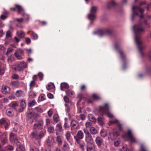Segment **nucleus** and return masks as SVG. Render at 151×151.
Listing matches in <instances>:
<instances>
[{
  "label": "nucleus",
  "instance_id": "obj_1",
  "mask_svg": "<svg viewBox=\"0 0 151 151\" xmlns=\"http://www.w3.org/2000/svg\"><path fill=\"white\" fill-rule=\"evenodd\" d=\"M147 24L146 21H145L143 23H139L133 27V29L135 34V41L137 44L138 45H141L142 44L140 37L138 36V35L144 31V29L142 28V27Z\"/></svg>",
  "mask_w": 151,
  "mask_h": 151
},
{
  "label": "nucleus",
  "instance_id": "obj_2",
  "mask_svg": "<svg viewBox=\"0 0 151 151\" xmlns=\"http://www.w3.org/2000/svg\"><path fill=\"white\" fill-rule=\"evenodd\" d=\"M99 111L102 114H106L109 118H112L114 117L113 115L109 112L107 104H105L104 106L100 107Z\"/></svg>",
  "mask_w": 151,
  "mask_h": 151
},
{
  "label": "nucleus",
  "instance_id": "obj_3",
  "mask_svg": "<svg viewBox=\"0 0 151 151\" xmlns=\"http://www.w3.org/2000/svg\"><path fill=\"white\" fill-rule=\"evenodd\" d=\"M133 14L132 15V18L134 15H137L139 16L141 18L143 17V12L144 11V9H141L140 7H133L132 8Z\"/></svg>",
  "mask_w": 151,
  "mask_h": 151
},
{
  "label": "nucleus",
  "instance_id": "obj_4",
  "mask_svg": "<svg viewBox=\"0 0 151 151\" xmlns=\"http://www.w3.org/2000/svg\"><path fill=\"white\" fill-rule=\"evenodd\" d=\"M27 66V64L23 61H22L19 64L13 65L12 68L15 71H21L26 68Z\"/></svg>",
  "mask_w": 151,
  "mask_h": 151
},
{
  "label": "nucleus",
  "instance_id": "obj_5",
  "mask_svg": "<svg viewBox=\"0 0 151 151\" xmlns=\"http://www.w3.org/2000/svg\"><path fill=\"white\" fill-rule=\"evenodd\" d=\"M123 137L125 139H129L132 142H137L136 139L130 130L127 131L126 134L123 135Z\"/></svg>",
  "mask_w": 151,
  "mask_h": 151
},
{
  "label": "nucleus",
  "instance_id": "obj_6",
  "mask_svg": "<svg viewBox=\"0 0 151 151\" xmlns=\"http://www.w3.org/2000/svg\"><path fill=\"white\" fill-rule=\"evenodd\" d=\"M14 134L12 132L10 133V140L12 141V142H14L16 144L17 147V151H22L21 150L19 151V149H21L22 150H23L24 148L20 144L18 139H15L14 140Z\"/></svg>",
  "mask_w": 151,
  "mask_h": 151
},
{
  "label": "nucleus",
  "instance_id": "obj_7",
  "mask_svg": "<svg viewBox=\"0 0 151 151\" xmlns=\"http://www.w3.org/2000/svg\"><path fill=\"white\" fill-rule=\"evenodd\" d=\"M83 131L86 134L85 140L87 145L93 144V139L88 131L85 129H84Z\"/></svg>",
  "mask_w": 151,
  "mask_h": 151
},
{
  "label": "nucleus",
  "instance_id": "obj_8",
  "mask_svg": "<svg viewBox=\"0 0 151 151\" xmlns=\"http://www.w3.org/2000/svg\"><path fill=\"white\" fill-rule=\"evenodd\" d=\"M97 9L96 6H92L91 7L90 13L88 15V18L91 20H93L96 18V12Z\"/></svg>",
  "mask_w": 151,
  "mask_h": 151
},
{
  "label": "nucleus",
  "instance_id": "obj_9",
  "mask_svg": "<svg viewBox=\"0 0 151 151\" xmlns=\"http://www.w3.org/2000/svg\"><path fill=\"white\" fill-rule=\"evenodd\" d=\"M109 125L110 126L113 124H116L118 126L119 131H121L122 129V125L119 123V121L117 119H115L114 120L110 121L108 123Z\"/></svg>",
  "mask_w": 151,
  "mask_h": 151
},
{
  "label": "nucleus",
  "instance_id": "obj_10",
  "mask_svg": "<svg viewBox=\"0 0 151 151\" xmlns=\"http://www.w3.org/2000/svg\"><path fill=\"white\" fill-rule=\"evenodd\" d=\"M10 91V88L6 86H3L1 90L2 93L4 94H6L9 93Z\"/></svg>",
  "mask_w": 151,
  "mask_h": 151
},
{
  "label": "nucleus",
  "instance_id": "obj_11",
  "mask_svg": "<svg viewBox=\"0 0 151 151\" xmlns=\"http://www.w3.org/2000/svg\"><path fill=\"white\" fill-rule=\"evenodd\" d=\"M71 127L72 129L79 128L78 124L75 120H73L71 123Z\"/></svg>",
  "mask_w": 151,
  "mask_h": 151
},
{
  "label": "nucleus",
  "instance_id": "obj_12",
  "mask_svg": "<svg viewBox=\"0 0 151 151\" xmlns=\"http://www.w3.org/2000/svg\"><path fill=\"white\" fill-rule=\"evenodd\" d=\"M77 141L83 138V133L81 131H79L77 134L76 137H74Z\"/></svg>",
  "mask_w": 151,
  "mask_h": 151
},
{
  "label": "nucleus",
  "instance_id": "obj_13",
  "mask_svg": "<svg viewBox=\"0 0 151 151\" xmlns=\"http://www.w3.org/2000/svg\"><path fill=\"white\" fill-rule=\"evenodd\" d=\"M86 149L87 151H95V146L93 144L87 145Z\"/></svg>",
  "mask_w": 151,
  "mask_h": 151
},
{
  "label": "nucleus",
  "instance_id": "obj_14",
  "mask_svg": "<svg viewBox=\"0 0 151 151\" xmlns=\"http://www.w3.org/2000/svg\"><path fill=\"white\" fill-rule=\"evenodd\" d=\"M20 105L22 109H20L19 111V112H21L23 111V110L26 107V104L24 100H21Z\"/></svg>",
  "mask_w": 151,
  "mask_h": 151
},
{
  "label": "nucleus",
  "instance_id": "obj_15",
  "mask_svg": "<svg viewBox=\"0 0 151 151\" xmlns=\"http://www.w3.org/2000/svg\"><path fill=\"white\" fill-rule=\"evenodd\" d=\"M95 141L97 145L99 147H100L103 142L102 139L100 137H98L96 138Z\"/></svg>",
  "mask_w": 151,
  "mask_h": 151
},
{
  "label": "nucleus",
  "instance_id": "obj_16",
  "mask_svg": "<svg viewBox=\"0 0 151 151\" xmlns=\"http://www.w3.org/2000/svg\"><path fill=\"white\" fill-rule=\"evenodd\" d=\"M113 137H111V136L109 137V138H110L111 140H113L115 138L119 135V133L118 132H117L115 130H114L113 131Z\"/></svg>",
  "mask_w": 151,
  "mask_h": 151
},
{
  "label": "nucleus",
  "instance_id": "obj_17",
  "mask_svg": "<svg viewBox=\"0 0 151 151\" xmlns=\"http://www.w3.org/2000/svg\"><path fill=\"white\" fill-rule=\"evenodd\" d=\"M66 93L67 95L71 97L74 96L75 94L74 92L70 90H68L66 91Z\"/></svg>",
  "mask_w": 151,
  "mask_h": 151
},
{
  "label": "nucleus",
  "instance_id": "obj_18",
  "mask_svg": "<svg viewBox=\"0 0 151 151\" xmlns=\"http://www.w3.org/2000/svg\"><path fill=\"white\" fill-rule=\"evenodd\" d=\"M35 114L33 112L32 109H29L27 113V115L30 118L34 117Z\"/></svg>",
  "mask_w": 151,
  "mask_h": 151
},
{
  "label": "nucleus",
  "instance_id": "obj_19",
  "mask_svg": "<svg viewBox=\"0 0 151 151\" xmlns=\"http://www.w3.org/2000/svg\"><path fill=\"white\" fill-rule=\"evenodd\" d=\"M19 83L18 81H13L11 82L10 85L13 88H16L19 86Z\"/></svg>",
  "mask_w": 151,
  "mask_h": 151
},
{
  "label": "nucleus",
  "instance_id": "obj_20",
  "mask_svg": "<svg viewBox=\"0 0 151 151\" xmlns=\"http://www.w3.org/2000/svg\"><path fill=\"white\" fill-rule=\"evenodd\" d=\"M37 131L36 130H33V132L30 134V137L35 138L37 139H38L39 138L37 137Z\"/></svg>",
  "mask_w": 151,
  "mask_h": 151
},
{
  "label": "nucleus",
  "instance_id": "obj_21",
  "mask_svg": "<svg viewBox=\"0 0 151 151\" xmlns=\"http://www.w3.org/2000/svg\"><path fill=\"white\" fill-rule=\"evenodd\" d=\"M15 7L16 9L17 10L18 12L19 13H21L24 12L23 9L20 5L16 4L15 5Z\"/></svg>",
  "mask_w": 151,
  "mask_h": 151
},
{
  "label": "nucleus",
  "instance_id": "obj_22",
  "mask_svg": "<svg viewBox=\"0 0 151 151\" xmlns=\"http://www.w3.org/2000/svg\"><path fill=\"white\" fill-rule=\"evenodd\" d=\"M54 88L55 86L54 84L52 83H48L46 86V88L47 90L53 89Z\"/></svg>",
  "mask_w": 151,
  "mask_h": 151
},
{
  "label": "nucleus",
  "instance_id": "obj_23",
  "mask_svg": "<svg viewBox=\"0 0 151 151\" xmlns=\"http://www.w3.org/2000/svg\"><path fill=\"white\" fill-rule=\"evenodd\" d=\"M43 125V123L42 122H41L39 124L36 123L35 124L34 127L36 129H39L42 128Z\"/></svg>",
  "mask_w": 151,
  "mask_h": 151
},
{
  "label": "nucleus",
  "instance_id": "obj_24",
  "mask_svg": "<svg viewBox=\"0 0 151 151\" xmlns=\"http://www.w3.org/2000/svg\"><path fill=\"white\" fill-rule=\"evenodd\" d=\"M7 114L9 116H12L14 115V113L11 109H7L6 111Z\"/></svg>",
  "mask_w": 151,
  "mask_h": 151
},
{
  "label": "nucleus",
  "instance_id": "obj_25",
  "mask_svg": "<svg viewBox=\"0 0 151 151\" xmlns=\"http://www.w3.org/2000/svg\"><path fill=\"white\" fill-rule=\"evenodd\" d=\"M60 87L61 90H63V88H65L66 89L68 88L69 87V86L67 83H63L61 84Z\"/></svg>",
  "mask_w": 151,
  "mask_h": 151
},
{
  "label": "nucleus",
  "instance_id": "obj_26",
  "mask_svg": "<svg viewBox=\"0 0 151 151\" xmlns=\"http://www.w3.org/2000/svg\"><path fill=\"white\" fill-rule=\"evenodd\" d=\"M57 142L59 145H61L62 144V137L60 136H58L57 137Z\"/></svg>",
  "mask_w": 151,
  "mask_h": 151
},
{
  "label": "nucleus",
  "instance_id": "obj_27",
  "mask_svg": "<svg viewBox=\"0 0 151 151\" xmlns=\"http://www.w3.org/2000/svg\"><path fill=\"white\" fill-rule=\"evenodd\" d=\"M90 132L92 134H95L97 133L98 131L97 129L93 127H91L90 129Z\"/></svg>",
  "mask_w": 151,
  "mask_h": 151
},
{
  "label": "nucleus",
  "instance_id": "obj_28",
  "mask_svg": "<svg viewBox=\"0 0 151 151\" xmlns=\"http://www.w3.org/2000/svg\"><path fill=\"white\" fill-rule=\"evenodd\" d=\"M18 36L20 38H23L24 37L25 33L22 31H19L17 32Z\"/></svg>",
  "mask_w": 151,
  "mask_h": 151
},
{
  "label": "nucleus",
  "instance_id": "obj_29",
  "mask_svg": "<svg viewBox=\"0 0 151 151\" xmlns=\"http://www.w3.org/2000/svg\"><path fill=\"white\" fill-rule=\"evenodd\" d=\"M63 149L64 151H68L69 149L68 145L67 143H65L63 147Z\"/></svg>",
  "mask_w": 151,
  "mask_h": 151
},
{
  "label": "nucleus",
  "instance_id": "obj_30",
  "mask_svg": "<svg viewBox=\"0 0 151 151\" xmlns=\"http://www.w3.org/2000/svg\"><path fill=\"white\" fill-rule=\"evenodd\" d=\"M98 122L101 126H102L104 124V119L101 117H99L98 118Z\"/></svg>",
  "mask_w": 151,
  "mask_h": 151
},
{
  "label": "nucleus",
  "instance_id": "obj_31",
  "mask_svg": "<svg viewBox=\"0 0 151 151\" xmlns=\"http://www.w3.org/2000/svg\"><path fill=\"white\" fill-rule=\"evenodd\" d=\"M23 94V91L20 90L17 91L15 93L16 96L17 97H20Z\"/></svg>",
  "mask_w": 151,
  "mask_h": 151
},
{
  "label": "nucleus",
  "instance_id": "obj_32",
  "mask_svg": "<svg viewBox=\"0 0 151 151\" xmlns=\"http://www.w3.org/2000/svg\"><path fill=\"white\" fill-rule=\"evenodd\" d=\"M31 37L32 39L34 40H36L38 38V36L36 34L32 32L31 35Z\"/></svg>",
  "mask_w": 151,
  "mask_h": 151
},
{
  "label": "nucleus",
  "instance_id": "obj_33",
  "mask_svg": "<svg viewBox=\"0 0 151 151\" xmlns=\"http://www.w3.org/2000/svg\"><path fill=\"white\" fill-rule=\"evenodd\" d=\"M15 55L16 57L18 59L21 60L22 59V58L21 56V55L18 52H16L15 53Z\"/></svg>",
  "mask_w": 151,
  "mask_h": 151
},
{
  "label": "nucleus",
  "instance_id": "obj_34",
  "mask_svg": "<svg viewBox=\"0 0 151 151\" xmlns=\"http://www.w3.org/2000/svg\"><path fill=\"white\" fill-rule=\"evenodd\" d=\"M79 145L80 148L82 149V150H83L84 149L86 146L85 143L83 142H81L80 143Z\"/></svg>",
  "mask_w": 151,
  "mask_h": 151
},
{
  "label": "nucleus",
  "instance_id": "obj_35",
  "mask_svg": "<svg viewBox=\"0 0 151 151\" xmlns=\"http://www.w3.org/2000/svg\"><path fill=\"white\" fill-rule=\"evenodd\" d=\"M53 118L54 120L56 122H57L58 121V118H59V116L57 114H55L53 116Z\"/></svg>",
  "mask_w": 151,
  "mask_h": 151
},
{
  "label": "nucleus",
  "instance_id": "obj_36",
  "mask_svg": "<svg viewBox=\"0 0 151 151\" xmlns=\"http://www.w3.org/2000/svg\"><path fill=\"white\" fill-rule=\"evenodd\" d=\"M39 99L41 101H43L45 99V96L44 94H42L40 95Z\"/></svg>",
  "mask_w": 151,
  "mask_h": 151
},
{
  "label": "nucleus",
  "instance_id": "obj_37",
  "mask_svg": "<svg viewBox=\"0 0 151 151\" xmlns=\"http://www.w3.org/2000/svg\"><path fill=\"white\" fill-rule=\"evenodd\" d=\"M65 136L67 140H69L71 136L70 132H67L66 133Z\"/></svg>",
  "mask_w": 151,
  "mask_h": 151
},
{
  "label": "nucleus",
  "instance_id": "obj_38",
  "mask_svg": "<svg viewBox=\"0 0 151 151\" xmlns=\"http://www.w3.org/2000/svg\"><path fill=\"white\" fill-rule=\"evenodd\" d=\"M116 3L114 0H112L111 1L109 4V6H115Z\"/></svg>",
  "mask_w": 151,
  "mask_h": 151
},
{
  "label": "nucleus",
  "instance_id": "obj_39",
  "mask_svg": "<svg viewBox=\"0 0 151 151\" xmlns=\"http://www.w3.org/2000/svg\"><path fill=\"white\" fill-rule=\"evenodd\" d=\"M85 126L86 128H91L92 126V124L90 122H87L85 124Z\"/></svg>",
  "mask_w": 151,
  "mask_h": 151
},
{
  "label": "nucleus",
  "instance_id": "obj_40",
  "mask_svg": "<svg viewBox=\"0 0 151 151\" xmlns=\"http://www.w3.org/2000/svg\"><path fill=\"white\" fill-rule=\"evenodd\" d=\"M45 132H40V133L39 134V136H37V137H38L39 138L38 139H40L42 137L45 135Z\"/></svg>",
  "mask_w": 151,
  "mask_h": 151
},
{
  "label": "nucleus",
  "instance_id": "obj_41",
  "mask_svg": "<svg viewBox=\"0 0 151 151\" xmlns=\"http://www.w3.org/2000/svg\"><path fill=\"white\" fill-rule=\"evenodd\" d=\"M36 104V102L35 100H33L32 101L29 103V106L30 107H32Z\"/></svg>",
  "mask_w": 151,
  "mask_h": 151
},
{
  "label": "nucleus",
  "instance_id": "obj_42",
  "mask_svg": "<svg viewBox=\"0 0 151 151\" xmlns=\"http://www.w3.org/2000/svg\"><path fill=\"white\" fill-rule=\"evenodd\" d=\"M101 32L102 33V34H101V35H104L108 34V33H109V31L108 30H105L102 31Z\"/></svg>",
  "mask_w": 151,
  "mask_h": 151
},
{
  "label": "nucleus",
  "instance_id": "obj_43",
  "mask_svg": "<svg viewBox=\"0 0 151 151\" xmlns=\"http://www.w3.org/2000/svg\"><path fill=\"white\" fill-rule=\"evenodd\" d=\"M119 151H129L128 149L127 148V146L124 145L122 147V150H120Z\"/></svg>",
  "mask_w": 151,
  "mask_h": 151
},
{
  "label": "nucleus",
  "instance_id": "obj_44",
  "mask_svg": "<svg viewBox=\"0 0 151 151\" xmlns=\"http://www.w3.org/2000/svg\"><path fill=\"white\" fill-rule=\"evenodd\" d=\"M4 73V69L1 66V63L0 62V75L3 74Z\"/></svg>",
  "mask_w": 151,
  "mask_h": 151
},
{
  "label": "nucleus",
  "instance_id": "obj_45",
  "mask_svg": "<svg viewBox=\"0 0 151 151\" xmlns=\"http://www.w3.org/2000/svg\"><path fill=\"white\" fill-rule=\"evenodd\" d=\"M92 96L93 98L95 99L98 100L100 98V97L99 96L96 94H93Z\"/></svg>",
  "mask_w": 151,
  "mask_h": 151
},
{
  "label": "nucleus",
  "instance_id": "obj_46",
  "mask_svg": "<svg viewBox=\"0 0 151 151\" xmlns=\"http://www.w3.org/2000/svg\"><path fill=\"white\" fill-rule=\"evenodd\" d=\"M91 116V115H90L89 116V117L90 120L91 121L93 122H96V119L94 117H93L92 116Z\"/></svg>",
  "mask_w": 151,
  "mask_h": 151
},
{
  "label": "nucleus",
  "instance_id": "obj_47",
  "mask_svg": "<svg viewBox=\"0 0 151 151\" xmlns=\"http://www.w3.org/2000/svg\"><path fill=\"white\" fill-rule=\"evenodd\" d=\"M48 131L50 132H53L54 131V128L53 127H50L48 128Z\"/></svg>",
  "mask_w": 151,
  "mask_h": 151
},
{
  "label": "nucleus",
  "instance_id": "obj_48",
  "mask_svg": "<svg viewBox=\"0 0 151 151\" xmlns=\"http://www.w3.org/2000/svg\"><path fill=\"white\" fill-rule=\"evenodd\" d=\"M12 78L14 79H17L19 78V76L18 75L14 74L12 76Z\"/></svg>",
  "mask_w": 151,
  "mask_h": 151
},
{
  "label": "nucleus",
  "instance_id": "obj_49",
  "mask_svg": "<svg viewBox=\"0 0 151 151\" xmlns=\"http://www.w3.org/2000/svg\"><path fill=\"white\" fill-rule=\"evenodd\" d=\"M100 134L101 136L103 137H105L106 135V132H104L103 130H102L101 131Z\"/></svg>",
  "mask_w": 151,
  "mask_h": 151
},
{
  "label": "nucleus",
  "instance_id": "obj_50",
  "mask_svg": "<svg viewBox=\"0 0 151 151\" xmlns=\"http://www.w3.org/2000/svg\"><path fill=\"white\" fill-rule=\"evenodd\" d=\"M23 16L24 18L25 19V20L27 21L29 20V16L28 15L26 14H24L23 15Z\"/></svg>",
  "mask_w": 151,
  "mask_h": 151
},
{
  "label": "nucleus",
  "instance_id": "obj_51",
  "mask_svg": "<svg viewBox=\"0 0 151 151\" xmlns=\"http://www.w3.org/2000/svg\"><path fill=\"white\" fill-rule=\"evenodd\" d=\"M140 151H147V150L144 146L142 145L140 147Z\"/></svg>",
  "mask_w": 151,
  "mask_h": 151
},
{
  "label": "nucleus",
  "instance_id": "obj_52",
  "mask_svg": "<svg viewBox=\"0 0 151 151\" xmlns=\"http://www.w3.org/2000/svg\"><path fill=\"white\" fill-rule=\"evenodd\" d=\"M36 109L40 112H42L43 111L42 109L40 107L35 108Z\"/></svg>",
  "mask_w": 151,
  "mask_h": 151
},
{
  "label": "nucleus",
  "instance_id": "obj_53",
  "mask_svg": "<svg viewBox=\"0 0 151 151\" xmlns=\"http://www.w3.org/2000/svg\"><path fill=\"white\" fill-rule=\"evenodd\" d=\"M35 81H32L30 84V88L32 87L35 86Z\"/></svg>",
  "mask_w": 151,
  "mask_h": 151
},
{
  "label": "nucleus",
  "instance_id": "obj_54",
  "mask_svg": "<svg viewBox=\"0 0 151 151\" xmlns=\"http://www.w3.org/2000/svg\"><path fill=\"white\" fill-rule=\"evenodd\" d=\"M38 76L40 78V81L42 80L43 79V74L42 73H39L38 74Z\"/></svg>",
  "mask_w": 151,
  "mask_h": 151
},
{
  "label": "nucleus",
  "instance_id": "obj_55",
  "mask_svg": "<svg viewBox=\"0 0 151 151\" xmlns=\"http://www.w3.org/2000/svg\"><path fill=\"white\" fill-rule=\"evenodd\" d=\"M11 105L13 108H14L18 106V104L16 102H14L12 103Z\"/></svg>",
  "mask_w": 151,
  "mask_h": 151
},
{
  "label": "nucleus",
  "instance_id": "obj_56",
  "mask_svg": "<svg viewBox=\"0 0 151 151\" xmlns=\"http://www.w3.org/2000/svg\"><path fill=\"white\" fill-rule=\"evenodd\" d=\"M57 129L59 131H61L62 129V127L60 124H58L57 126Z\"/></svg>",
  "mask_w": 151,
  "mask_h": 151
},
{
  "label": "nucleus",
  "instance_id": "obj_57",
  "mask_svg": "<svg viewBox=\"0 0 151 151\" xmlns=\"http://www.w3.org/2000/svg\"><path fill=\"white\" fill-rule=\"evenodd\" d=\"M5 48L3 45H0V50L4 52L5 51Z\"/></svg>",
  "mask_w": 151,
  "mask_h": 151
},
{
  "label": "nucleus",
  "instance_id": "obj_58",
  "mask_svg": "<svg viewBox=\"0 0 151 151\" xmlns=\"http://www.w3.org/2000/svg\"><path fill=\"white\" fill-rule=\"evenodd\" d=\"M25 40L27 44H29L31 42V40L29 38H26Z\"/></svg>",
  "mask_w": 151,
  "mask_h": 151
},
{
  "label": "nucleus",
  "instance_id": "obj_59",
  "mask_svg": "<svg viewBox=\"0 0 151 151\" xmlns=\"http://www.w3.org/2000/svg\"><path fill=\"white\" fill-rule=\"evenodd\" d=\"M120 144V142L119 141H116L114 142V145L116 146H118Z\"/></svg>",
  "mask_w": 151,
  "mask_h": 151
},
{
  "label": "nucleus",
  "instance_id": "obj_60",
  "mask_svg": "<svg viewBox=\"0 0 151 151\" xmlns=\"http://www.w3.org/2000/svg\"><path fill=\"white\" fill-rule=\"evenodd\" d=\"M52 109H50L48 111V114L50 116H52Z\"/></svg>",
  "mask_w": 151,
  "mask_h": 151
},
{
  "label": "nucleus",
  "instance_id": "obj_61",
  "mask_svg": "<svg viewBox=\"0 0 151 151\" xmlns=\"http://www.w3.org/2000/svg\"><path fill=\"white\" fill-rule=\"evenodd\" d=\"M13 50V49L12 48H9L7 50V52H6V54L8 55V54L10 53V52H12V51Z\"/></svg>",
  "mask_w": 151,
  "mask_h": 151
},
{
  "label": "nucleus",
  "instance_id": "obj_62",
  "mask_svg": "<svg viewBox=\"0 0 151 151\" xmlns=\"http://www.w3.org/2000/svg\"><path fill=\"white\" fill-rule=\"evenodd\" d=\"M47 96L49 99H52L53 98V95L51 93H49L47 94Z\"/></svg>",
  "mask_w": 151,
  "mask_h": 151
},
{
  "label": "nucleus",
  "instance_id": "obj_63",
  "mask_svg": "<svg viewBox=\"0 0 151 151\" xmlns=\"http://www.w3.org/2000/svg\"><path fill=\"white\" fill-rule=\"evenodd\" d=\"M6 123L5 120L4 119H2L0 120V124H4Z\"/></svg>",
  "mask_w": 151,
  "mask_h": 151
},
{
  "label": "nucleus",
  "instance_id": "obj_64",
  "mask_svg": "<svg viewBox=\"0 0 151 151\" xmlns=\"http://www.w3.org/2000/svg\"><path fill=\"white\" fill-rule=\"evenodd\" d=\"M30 151H39V150L38 148L34 147L31 149Z\"/></svg>",
  "mask_w": 151,
  "mask_h": 151
}]
</instances>
